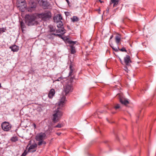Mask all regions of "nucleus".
Listing matches in <instances>:
<instances>
[{
	"label": "nucleus",
	"instance_id": "obj_40",
	"mask_svg": "<svg viewBox=\"0 0 156 156\" xmlns=\"http://www.w3.org/2000/svg\"><path fill=\"white\" fill-rule=\"evenodd\" d=\"M58 135H60L61 134V133H56Z\"/></svg>",
	"mask_w": 156,
	"mask_h": 156
},
{
	"label": "nucleus",
	"instance_id": "obj_21",
	"mask_svg": "<svg viewBox=\"0 0 156 156\" xmlns=\"http://www.w3.org/2000/svg\"><path fill=\"white\" fill-rule=\"evenodd\" d=\"M49 28V31L51 32H54L55 31V28L52 26L50 25L48 26Z\"/></svg>",
	"mask_w": 156,
	"mask_h": 156
},
{
	"label": "nucleus",
	"instance_id": "obj_13",
	"mask_svg": "<svg viewBox=\"0 0 156 156\" xmlns=\"http://www.w3.org/2000/svg\"><path fill=\"white\" fill-rule=\"evenodd\" d=\"M120 107L119 105L117 104L114 107H112L111 105H108L106 107L109 110H112V109H117L119 108Z\"/></svg>",
	"mask_w": 156,
	"mask_h": 156
},
{
	"label": "nucleus",
	"instance_id": "obj_28",
	"mask_svg": "<svg viewBox=\"0 0 156 156\" xmlns=\"http://www.w3.org/2000/svg\"><path fill=\"white\" fill-rule=\"evenodd\" d=\"M61 39H63L65 42H67L68 41H69V38L67 37H62H62Z\"/></svg>",
	"mask_w": 156,
	"mask_h": 156
},
{
	"label": "nucleus",
	"instance_id": "obj_33",
	"mask_svg": "<svg viewBox=\"0 0 156 156\" xmlns=\"http://www.w3.org/2000/svg\"><path fill=\"white\" fill-rule=\"evenodd\" d=\"M126 66L124 67V69L126 71L127 73L128 72V69L126 66Z\"/></svg>",
	"mask_w": 156,
	"mask_h": 156
},
{
	"label": "nucleus",
	"instance_id": "obj_20",
	"mask_svg": "<svg viewBox=\"0 0 156 156\" xmlns=\"http://www.w3.org/2000/svg\"><path fill=\"white\" fill-rule=\"evenodd\" d=\"M54 34H55V33H51L48 34L47 35V37L48 39H53L54 38V36H55Z\"/></svg>",
	"mask_w": 156,
	"mask_h": 156
},
{
	"label": "nucleus",
	"instance_id": "obj_43",
	"mask_svg": "<svg viewBox=\"0 0 156 156\" xmlns=\"http://www.w3.org/2000/svg\"><path fill=\"white\" fill-rule=\"evenodd\" d=\"M2 87L1 83H0V88Z\"/></svg>",
	"mask_w": 156,
	"mask_h": 156
},
{
	"label": "nucleus",
	"instance_id": "obj_39",
	"mask_svg": "<svg viewBox=\"0 0 156 156\" xmlns=\"http://www.w3.org/2000/svg\"><path fill=\"white\" fill-rule=\"evenodd\" d=\"M67 3H68V4L69 5L70 4V2H69V0H65Z\"/></svg>",
	"mask_w": 156,
	"mask_h": 156
},
{
	"label": "nucleus",
	"instance_id": "obj_23",
	"mask_svg": "<svg viewBox=\"0 0 156 156\" xmlns=\"http://www.w3.org/2000/svg\"><path fill=\"white\" fill-rule=\"evenodd\" d=\"M71 19L73 22H77L79 20L78 18L76 16H73Z\"/></svg>",
	"mask_w": 156,
	"mask_h": 156
},
{
	"label": "nucleus",
	"instance_id": "obj_11",
	"mask_svg": "<svg viewBox=\"0 0 156 156\" xmlns=\"http://www.w3.org/2000/svg\"><path fill=\"white\" fill-rule=\"evenodd\" d=\"M55 94V90L53 89H51L50 90L48 94V97L50 98H53V96H54Z\"/></svg>",
	"mask_w": 156,
	"mask_h": 156
},
{
	"label": "nucleus",
	"instance_id": "obj_2",
	"mask_svg": "<svg viewBox=\"0 0 156 156\" xmlns=\"http://www.w3.org/2000/svg\"><path fill=\"white\" fill-rule=\"evenodd\" d=\"M66 98L65 96H62L58 102V107L53 112L52 119L55 123L58 122L63 115L62 107L65 104Z\"/></svg>",
	"mask_w": 156,
	"mask_h": 156
},
{
	"label": "nucleus",
	"instance_id": "obj_19",
	"mask_svg": "<svg viewBox=\"0 0 156 156\" xmlns=\"http://www.w3.org/2000/svg\"><path fill=\"white\" fill-rule=\"evenodd\" d=\"M37 144H32L29 147L28 150V151H30L32 149H33L35 148H36L37 147Z\"/></svg>",
	"mask_w": 156,
	"mask_h": 156
},
{
	"label": "nucleus",
	"instance_id": "obj_7",
	"mask_svg": "<svg viewBox=\"0 0 156 156\" xmlns=\"http://www.w3.org/2000/svg\"><path fill=\"white\" fill-rule=\"evenodd\" d=\"M17 5L20 9L25 8L26 6L25 0H17Z\"/></svg>",
	"mask_w": 156,
	"mask_h": 156
},
{
	"label": "nucleus",
	"instance_id": "obj_36",
	"mask_svg": "<svg viewBox=\"0 0 156 156\" xmlns=\"http://www.w3.org/2000/svg\"><path fill=\"white\" fill-rule=\"evenodd\" d=\"M26 155V153H25V152H24L21 155V156H25Z\"/></svg>",
	"mask_w": 156,
	"mask_h": 156
},
{
	"label": "nucleus",
	"instance_id": "obj_49",
	"mask_svg": "<svg viewBox=\"0 0 156 156\" xmlns=\"http://www.w3.org/2000/svg\"><path fill=\"white\" fill-rule=\"evenodd\" d=\"M117 9H117H116L115 10V11H116V9Z\"/></svg>",
	"mask_w": 156,
	"mask_h": 156
},
{
	"label": "nucleus",
	"instance_id": "obj_8",
	"mask_svg": "<svg viewBox=\"0 0 156 156\" xmlns=\"http://www.w3.org/2000/svg\"><path fill=\"white\" fill-rule=\"evenodd\" d=\"M124 62L126 66H130V63L132 62L130 56L128 55H126L124 58Z\"/></svg>",
	"mask_w": 156,
	"mask_h": 156
},
{
	"label": "nucleus",
	"instance_id": "obj_12",
	"mask_svg": "<svg viewBox=\"0 0 156 156\" xmlns=\"http://www.w3.org/2000/svg\"><path fill=\"white\" fill-rule=\"evenodd\" d=\"M41 5L44 9L47 8L49 6V3L46 1H41Z\"/></svg>",
	"mask_w": 156,
	"mask_h": 156
},
{
	"label": "nucleus",
	"instance_id": "obj_29",
	"mask_svg": "<svg viewBox=\"0 0 156 156\" xmlns=\"http://www.w3.org/2000/svg\"><path fill=\"white\" fill-rule=\"evenodd\" d=\"M63 126V125L61 124H58L56 126L54 127V128H61Z\"/></svg>",
	"mask_w": 156,
	"mask_h": 156
},
{
	"label": "nucleus",
	"instance_id": "obj_48",
	"mask_svg": "<svg viewBox=\"0 0 156 156\" xmlns=\"http://www.w3.org/2000/svg\"><path fill=\"white\" fill-rule=\"evenodd\" d=\"M36 7V6H34V7H32V8H35Z\"/></svg>",
	"mask_w": 156,
	"mask_h": 156
},
{
	"label": "nucleus",
	"instance_id": "obj_38",
	"mask_svg": "<svg viewBox=\"0 0 156 156\" xmlns=\"http://www.w3.org/2000/svg\"><path fill=\"white\" fill-rule=\"evenodd\" d=\"M33 126L34 127V129H35L36 128V124L34 123L33 124Z\"/></svg>",
	"mask_w": 156,
	"mask_h": 156
},
{
	"label": "nucleus",
	"instance_id": "obj_32",
	"mask_svg": "<svg viewBox=\"0 0 156 156\" xmlns=\"http://www.w3.org/2000/svg\"><path fill=\"white\" fill-rule=\"evenodd\" d=\"M113 50L115 51L116 52H118V50L117 48H115L114 47L111 46Z\"/></svg>",
	"mask_w": 156,
	"mask_h": 156
},
{
	"label": "nucleus",
	"instance_id": "obj_24",
	"mask_svg": "<svg viewBox=\"0 0 156 156\" xmlns=\"http://www.w3.org/2000/svg\"><path fill=\"white\" fill-rule=\"evenodd\" d=\"M20 25L22 29V31H23V29L25 28V25L24 23L22 21H21L20 22Z\"/></svg>",
	"mask_w": 156,
	"mask_h": 156
},
{
	"label": "nucleus",
	"instance_id": "obj_15",
	"mask_svg": "<svg viewBox=\"0 0 156 156\" xmlns=\"http://www.w3.org/2000/svg\"><path fill=\"white\" fill-rule=\"evenodd\" d=\"M121 37L120 35H117L115 37V41L118 45L120 44V42L121 41Z\"/></svg>",
	"mask_w": 156,
	"mask_h": 156
},
{
	"label": "nucleus",
	"instance_id": "obj_41",
	"mask_svg": "<svg viewBox=\"0 0 156 156\" xmlns=\"http://www.w3.org/2000/svg\"><path fill=\"white\" fill-rule=\"evenodd\" d=\"M119 60H120V62H121L122 64V60H121V58H119Z\"/></svg>",
	"mask_w": 156,
	"mask_h": 156
},
{
	"label": "nucleus",
	"instance_id": "obj_9",
	"mask_svg": "<svg viewBox=\"0 0 156 156\" xmlns=\"http://www.w3.org/2000/svg\"><path fill=\"white\" fill-rule=\"evenodd\" d=\"M62 19V17L60 14H57L53 18L54 20L56 23L58 22V21H61V20Z\"/></svg>",
	"mask_w": 156,
	"mask_h": 156
},
{
	"label": "nucleus",
	"instance_id": "obj_27",
	"mask_svg": "<svg viewBox=\"0 0 156 156\" xmlns=\"http://www.w3.org/2000/svg\"><path fill=\"white\" fill-rule=\"evenodd\" d=\"M67 42L69 43L70 44V45H73L74 46V45L75 44H76V41H73L69 40L67 41Z\"/></svg>",
	"mask_w": 156,
	"mask_h": 156
},
{
	"label": "nucleus",
	"instance_id": "obj_46",
	"mask_svg": "<svg viewBox=\"0 0 156 156\" xmlns=\"http://www.w3.org/2000/svg\"><path fill=\"white\" fill-rule=\"evenodd\" d=\"M98 11H99V12H100V9H98Z\"/></svg>",
	"mask_w": 156,
	"mask_h": 156
},
{
	"label": "nucleus",
	"instance_id": "obj_16",
	"mask_svg": "<svg viewBox=\"0 0 156 156\" xmlns=\"http://www.w3.org/2000/svg\"><path fill=\"white\" fill-rule=\"evenodd\" d=\"M119 101L122 104L124 105H126L129 103V102L128 100L123 98H120Z\"/></svg>",
	"mask_w": 156,
	"mask_h": 156
},
{
	"label": "nucleus",
	"instance_id": "obj_47",
	"mask_svg": "<svg viewBox=\"0 0 156 156\" xmlns=\"http://www.w3.org/2000/svg\"><path fill=\"white\" fill-rule=\"evenodd\" d=\"M116 138L117 139H118V137L117 136H116Z\"/></svg>",
	"mask_w": 156,
	"mask_h": 156
},
{
	"label": "nucleus",
	"instance_id": "obj_35",
	"mask_svg": "<svg viewBox=\"0 0 156 156\" xmlns=\"http://www.w3.org/2000/svg\"><path fill=\"white\" fill-rule=\"evenodd\" d=\"M140 93L142 94H143L144 93V90L143 89H142V90L140 91Z\"/></svg>",
	"mask_w": 156,
	"mask_h": 156
},
{
	"label": "nucleus",
	"instance_id": "obj_14",
	"mask_svg": "<svg viewBox=\"0 0 156 156\" xmlns=\"http://www.w3.org/2000/svg\"><path fill=\"white\" fill-rule=\"evenodd\" d=\"M9 48L11 49L12 51L13 52L17 51L19 49L18 47L16 45L10 46Z\"/></svg>",
	"mask_w": 156,
	"mask_h": 156
},
{
	"label": "nucleus",
	"instance_id": "obj_10",
	"mask_svg": "<svg viewBox=\"0 0 156 156\" xmlns=\"http://www.w3.org/2000/svg\"><path fill=\"white\" fill-rule=\"evenodd\" d=\"M69 69V76H71L73 75L74 73V69L72 64L70 65Z\"/></svg>",
	"mask_w": 156,
	"mask_h": 156
},
{
	"label": "nucleus",
	"instance_id": "obj_31",
	"mask_svg": "<svg viewBox=\"0 0 156 156\" xmlns=\"http://www.w3.org/2000/svg\"><path fill=\"white\" fill-rule=\"evenodd\" d=\"M54 35L55 36L59 37L61 38L62 37V35L61 34H54Z\"/></svg>",
	"mask_w": 156,
	"mask_h": 156
},
{
	"label": "nucleus",
	"instance_id": "obj_25",
	"mask_svg": "<svg viewBox=\"0 0 156 156\" xmlns=\"http://www.w3.org/2000/svg\"><path fill=\"white\" fill-rule=\"evenodd\" d=\"M6 30V28H0V34H1L4 32H5Z\"/></svg>",
	"mask_w": 156,
	"mask_h": 156
},
{
	"label": "nucleus",
	"instance_id": "obj_1",
	"mask_svg": "<svg viewBox=\"0 0 156 156\" xmlns=\"http://www.w3.org/2000/svg\"><path fill=\"white\" fill-rule=\"evenodd\" d=\"M51 12L48 11H45L40 14H34L27 15L25 16L26 23L29 26L33 25L35 23V20L37 18L41 19L42 20L46 21L51 17Z\"/></svg>",
	"mask_w": 156,
	"mask_h": 156
},
{
	"label": "nucleus",
	"instance_id": "obj_34",
	"mask_svg": "<svg viewBox=\"0 0 156 156\" xmlns=\"http://www.w3.org/2000/svg\"><path fill=\"white\" fill-rule=\"evenodd\" d=\"M62 77H58V79L57 80H56V81H60L62 80Z\"/></svg>",
	"mask_w": 156,
	"mask_h": 156
},
{
	"label": "nucleus",
	"instance_id": "obj_22",
	"mask_svg": "<svg viewBox=\"0 0 156 156\" xmlns=\"http://www.w3.org/2000/svg\"><path fill=\"white\" fill-rule=\"evenodd\" d=\"M104 112V111H97L94 113V115L95 117L99 118V116H98L99 114L100 113H102Z\"/></svg>",
	"mask_w": 156,
	"mask_h": 156
},
{
	"label": "nucleus",
	"instance_id": "obj_42",
	"mask_svg": "<svg viewBox=\"0 0 156 156\" xmlns=\"http://www.w3.org/2000/svg\"><path fill=\"white\" fill-rule=\"evenodd\" d=\"M113 37V35H112L110 37V39H112V38Z\"/></svg>",
	"mask_w": 156,
	"mask_h": 156
},
{
	"label": "nucleus",
	"instance_id": "obj_18",
	"mask_svg": "<svg viewBox=\"0 0 156 156\" xmlns=\"http://www.w3.org/2000/svg\"><path fill=\"white\" fill-rule=\"evenodd\" d=\"M120 0H111V3H113V7L116 6Z\"/></svg>",
	"mask_w": 156,
	"mask_h": 156
},
{
	"label": "nucleus",
	"instance_id": "obj_5",
	"mask_svg": "<svg viewBox=\"0 0 156 156\" xmlns=\"http://www.w3.org/2000/svg\"><path fill=\"white\" fill-rule=\"evenodd\" d=\"M57 27L58 28H61V29L57 30H56V33H61L62 34H63L66 32V30H65L63 25V23L62 21H58L56 22Z\"/></svg>",
	"mask_w": 156,
	"mask_h": 156
},
{
	"label": "nucleus",
	"instance_id": "obj_30",
	"mask_svg": "<svg viewBox=\"0 0 156 156\" xmlns=\"http://www.w3.org/2000/svg\"><path fill=\"white\" fill-rule=\"evenodd\" d=\"M119 50L120 51H122V52H124H124H127L126 50V49L125 48H124V47L122 48L121 49H119Z\"/></svg>",
	"mask_w": 156,
	"mask_h": 156
},
{
	"label": "nucleus",
	"instance_id": "obj_50",
	"mask_svg": "<svg viewBox=\"0 0 156 156\" xmlns=\"http://www.w3.org/2000/svg\"><path fill=\"white\" fill-rule=\"evenodd\" d=\"M151 104H149V106H150V105H151Z\"/></svg>",
	"mask_w": 156,
	"mask_h": 156
},
{
	"label": "nucleus",
	"instance_id": "obj_3",
	"mask_svg": "<svg viewBox=\"0 0 156 156\" xmlns=\"http://www.w3.org/2000/svg\"><path fill=\"white\" fill-rule=\"evenodd\" d=\"M47 138V136L45 133L41 132L38 133L36 136L35 139L37 141V145L41 146L42 144L45 145L46 143L44 140Z\"/></svg>",
	"mask_w": 156,
	"mask_h": 156
},
{
	"label": "nucleus",
	"instance_id": "obj_45",
	"mask_svg": "<svg viewBox=\"0 0 156 156\" xmlns=\"http://www.w3.org/2000/svg\"><path fill=\"white\" fill-rule=\"evenodd\" d=\"M99 1L101 3H102V2L101 1V0H99Z\"/></svg>",
	"mask_w": 156,
	"mask_h": 156
},
{
	"label": "nucleus",
	"instance_id": "obj_17",
	"mask_svg": "<svg viewBox=\"0 0 156 156\" xmlns=\"http://www.w3.org/2000/svg\"><path fill=\"white\" fill-rule=\"evenodd\" d=\"M71 53V54H74L76 52V50L75 47L73 45H70Z\"/></svg>",
	"mask_w": 156,
	"mask_h": 156
},
{
	"label": "nucleus",
	"instance_id": "obj_6",
	"mask_svg": "<svg viewBox=\"0 0 156 156\" xmlns=\"http://www.w3.org/2000/svg\"><path fill=\"white\" fill-rule=\"evenodd\" d=\"M1 127L3 130L5 131H9L11 129L12 126L9 122H4L1 124Z\"/></svg>",
	"mask_w": 156,
	"mask_h": 156
},
{
	"label": "nucleus",
	"instance_id": "obj_44",
	"mask_svg": "<svg viewBox=\"0 0 156 156\" xmlns=\"http://www.w3.org/2000/svg\"><path fill=\"white\" fill-rule=\"evenodd\" d=\"M112 112V113H113V114H114V113H115V112H112H112Z\"/></svg>",
	"mask_w": 156,
	"mask_h": 156
},
{
	"label": "nucleus",
	"instance_id": "obj_4",
	"mask_svg": "<svg viewBox=\"0 0 156 156\" xmlns=\"http://www.w3.org/2000/svg\"><path fill=\"white\" fill-rule=\"evenodd\" d=\"M73 85L71 82H69L64 86L63 93L67 95L73 91Z\"/></svg>",
	"mask_w": 156,
	"mask_h": 156
},
{
	"label": "nucleus",
	"instance_id": "obj_37",
	"mask_svg": "<svg viewBox=\"0 0 156 156\" xmlns=\"http://www.w3.org/2000/svg\"><path fill=\"white\" fill-rule=\"evenodd\" d=\"M109 8L108 7L106 9V11H107V13H108L109 11Z\"/></svg>",
	"mask_w": 156,
	"mask_h": 156
},
{
	"label": "nucleus",
	"instance_id": "obj_26",
	"mask_svg": "<svg viewBox=\"0 0 156 156\" xmlns=\"http://www.w3.org/2000/svg\"><path fill=\"white\" fill-rule=\"evenodd\" d=\"M11 140L13 142H16L18 140V138L16 136L12 137L11 139Z\"/></svg>",
	"mask_w": 156,
	"mask_h": 156
}]
</instances>
